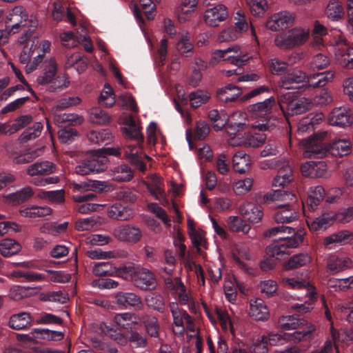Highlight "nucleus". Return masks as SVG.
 Returning <instances> with one entry per match:
<instances>
[{
	"label": "nucleus",
	"instance_id": "nucleus-1",
	"mask_svg": "<svg viewBox=\"0 0 353 353\" xmlns=\"http://www.w3.org/2000/svg\"><path fill=\"white\" fill-rule=\"evenodd\" d=\"M276 105V99L270 97L263 101L250 105L247 110L250 118L254 121L252 126L259 131L270 130L273 124L270 123L272 113Z\"/></svg>",
	"mask_w": 353,
	"mask_h": 353
},
{
	"label": "nucleus",
	"instance_id": "nucleus-2",
	"mask_svg": "<svg viewBox=\"0 0 353 353\" xmlns=\"http://www.w3.org/2000/svg\"><path fill=\"white\" fill-rule=\"evenodd\" d=\"M278 172L272 181L273 189L267 193L263 199H292L296 195L290 191L284 190L283 188L289 184L293 179L292 170L289 163L285 161H278L275 164Z\"/></svg>",
	"mask_w": 353,
	"mask_h": 353
},
{
	"label": "nucleus",
	"instance_id": "nucleus-3",
	"mask_svg": "<svg viewBox=\"0 0 353 353\" xmlns=\"http://www.w3.org/2000/svg\"><path fill=\"white\" fill-rule=\"evenodd\" d=\"M119 272L130 274L134 285L142 290H153L156 288L157 280L153 273L143 268H135L133 265L121 266Z\"/></svg>",
	"mask_w": 353,
	"mask_h": 353
},
{
	"label": "nucleus",
	"instance_id": "nucleus-4",
	"mask_svg": "<svg viewBox=\"0 0 353 353\" xmlns=\"http://www.w3.org/2000/svg\"><path fill=\"white\" fill-rule=\"evenodd\" d=\"M250 353H268V338L263 335L255 340L249 348ZM218 353H249L242 342L235 343L232 345L230 352L227 351L226 344L224 341L219 343Z\"/></svg>",
	"mask_w": 353,
	"mask_h": 353
},
{
	"label": "nucleus",
	"instance_id": "nucleus-5",
	"mask_svg": "<svg viewBox=\"0 0 353 353\" xmlns=\"http://www.w3.org/2000/svg\"><path fill=\"white\" fill-rule=\"evenodd\" d=\"M28 14L21 6H17L4 13V24L12 34L18 33L26 26Z\"/></svg>",
	"mask_w": 353,
	"mask_h": 353
},
{
	"label": "nucleus",
	"instance_id": "nucleus-6",
	"mask_svg": "<svg viewBox=\"0 0 353 353\" xmlns=\"http://www.w3.org/2000/svg\"><path fill=\"white\" fill-rule=\"evenodd\" d=\"M293 94L288 92L281 95L278 100L281 109L284 111V105L286 104V110L290 115L301 114L308 110L311 103L308 99L302 98L297 101H292Z\"/></svg>",
	"mask_w": 353,
	"mask_h": 353
},
{
	"label": "nucleus",
	"instance_id": "nucleus-7",
	"mask_svg": "<svg viewBox=\"0 0 353 353\" xmlns=\"http://www.w3.org/2000/svg\"><path fill=\"white\" fill-rule=\"evenodd\" d=\"M294 12L283 10L272 14L266 21L265 26L273 32H279L292 26L295 21Z\"/></svg>",
	"mask_w": 353,
	"mask_h": 353
},
{
	"label": "nucleus",
	"instance_id": "nucleus-8",
	"mask_svg": "<svg viewBox=\"0 0 353 353\" xmlns=\"http://www.w3.org/2000/svg\"><path fill=\"white\" fill-rule=\"evenodd\" d=\"M325 135L326 132L317 134L303 141V144L306 148L304 152L305 157L322 158L326 155L329 152V149L322 143V139Z\"/></svg>",
	"mask_w": 353,
	"mask_h": 353
},
{
	"label": "nucleus",
	"instance_id": "nucleus-9",
	"mask_svg": "<svg viewBox=\"0 0 353 353\" xmlns=\"http://www.w3.org/2000/svg\"><path fill=\"white\" fill-rule=\"evenodd\" d=\"M239 50L238 46H232L224 50H216L213 52V58L217 61H230L233 65L241 66L250 57L247 55L239 56L238 54Z\"/></svg>",
	"mask_w": 353,
	"mask_h": 353
},
{
	"label": "nucleus",
	"instance_id": "nucleus-10",
	"mask_svg": "<svg viewBox=\"0 0 353 353\" xmlns=\"http://www.w3.org/2000/svg\"><path fill=\"white\" fill-rule=\"evenodd\" d=\"M70 188L74 192L83 193L88 191L110 192L113 190V186L107 181H86L79 183L72 182Z\"/></svg>",
	"mask_w": 353,
	"mask_h": 353
},
{
	"label": "nucleus",
	"instance_id": "nucleus-11",
	"mask_svg": "<svg viewBox=\"0 0 353 353\" xmlns=\"http://www.w3.org/2000/svg\"><path fill=\"white\" fill-rule=\"evenodd\" d=\"M112 234L117 239L130 243H137L142 237L139 228L130 225L116 227L112 231Z\"/></svg>",
	"mask_w": 353,
	"mask_h": 353
},
{
	"label": "nucleus",
	"instance_id": "nucleus-12",
	"mask_svg": "<svg viewBox=\"0 0 353 353\" xmlns=\"http://www.w3.org/2000/svg\"><path fill=\"white\" fill-rule=\"evenodd\" d=\"M353 268V261L347 256L331 254L327 259V272L332 275L337 274Z\"/></svg>",
	"mask_w": 353,
	"mask_h": 353
},
{
	"label": "nucleus",
	"instance_id": "nucleus-13",
	"mask_svg": "<svg viewBox=\"0 0 353 353\" xmlns=\"http://www.w3.org/2000/svg\"><path fill=\"white\" fill-rule=\"evenodd\" d=\"M330 123L332 125L345 128L353 123L351 110L345 106L334 108L329 117Z\"/></svg>",
	"mask_w": 353,
	"mask_h": 353
},
{
	"label": "nucleus",
	"instance_id": "nucleus-14",
	"mask_svg": "<svg viewBox=\"0 0 353 353\" xmlns=\"http://www.w3.org/2000/svg\"><path fill=\"white\" fill-rule=\"evenodd\" d=\"M309 80V76L302 70H294L283 76L279 81V86L285 90L296 89L299 84Z\"/></svg>",
	"mask_w": 353,
	"mask_h": 353
},
{
	"label": "nucleus",
	"instance_id": "nucleus-15",
	"mask_svg": "<svg viewBox=\"0 0 353 353\" xmlns=\"http://www.w3.org/2000/svg\"><path fill=\"white\" fill-rule=\"evenodd\" d=\"M228 16L227 8L219 4L213 8L208 9L204 14L205 23L211 27H217L219 23L225 21Z\"/></svg>",
	"mask_w": 353,
	"mask_h": 353
},
{
	"label": "nucleus",
	"instance_id": "nucleus-16",
	"mask_svg": "<svg viewBox=\"0 0 353 353\" xmlns=\"http://www.w3.org/2000/svg\"><path fill=\"white\" fill-rule=\"evenodd\" d=\"M58 65L54 58L45 60L43 63L42 72L37 78L36 82L39 85H46L47 88L52 84L57 72Z\"/></svg>",
	"mask_w": 353,
	"mask_h": 353
},
{
	"label": "nucleus",
	"instance_id": "nucleus-17",
	"mask_svg": "<svg viewBox=\"0 0 353 353\" xmlns=\"http://www.w3.org/2000/svg\"><path fill=\"white\" fill-rule=\"evenodd\" d=\"M108 216L111 219L128 221L133 216V210L126 200H118L108 210Z\"/></svg>",
	"mask_w": 353,
	"mask_h": 353
},
{
	"label": "nucleus",
	"instance_id": "nucleus-18",
	"mask_svg": "<svg viewBox=\"0 0 353 353\" xmlns=\"http://www.w3.org/2000/svg\"><path fill=\"white\" fill-rule=\"evenodd\" d=\"M239 212L250 222L256 223L263 218L262 208L252 201H246L239 208Z\"/></svg>",
	"mask_w": 353,
	"mask_h": 353
},
{
	"label": "nucleus",
	"instance_id": "nucleus-19",
	"mask_svg": "<svg viewBox=\"0 0 353 353\" xmlns=\"http://www.w3.org/2000/svg\"><path fill=\"white\" fill-rule=\"evenodd\" d=\"M115 299L117 304L123 308L133 307L140 310L143 307L140 296L132 292H119Z\"/></svg>",
	"mask_w": 353,
	"mask_h": 353
},
{
	"label": "nucleus",
	"instance_id": "nucleus-20",
	"mask_svg": "<svg viewBox=\"0 0 353 353\" xmlns=\"http://www.w3.org/2000/svg\"><path fill=\"white\" fill-rule=\"evenodd\" d=\"M353 233L344 230L331 234L324 238L323 245L326 249H332L334 245H343L349 242Z\"/></svg>",
	"mask_w": 353,
	"mask_h": 353
},
{
	"label": "nucleus",
	"instance_id": "nucleus-21",
	"mask_svg": "<svg viewBox=\"0 0 353 353\" xmlns=\"http://www.w3.org/2000/svg\"><path fill=\"white\" fill-rule=\"evenodd\" d=\"M174 291L181 305L187 306L190 310H195V303L191 292L186 288L181 279L176 280V285Z\"/></svg>",
	"mask_w": 353,
	"mask_h": 353
},
{
	"label": "nucleus",
	"instance_id": "nucleus-22",
	"mask_svg": "<svg viewBox=\"0 0 353 353\" xmlns=\"http://www.w3.org/2000/svg\"><path fill=\"white\" fill-rule=\"evenodd\" d=\"M249 314L256 321H266L270 316L268 307L260 299L250 301Z\"/></svg>",
	"mask_w": 353,
	"mask_h": 353
},
{
	"label": "nucleus",
	"instance_id": "nucleus-23",
	"mask_svg": "<svg viewBox=\"0 0 353 353\" xmlns=\"http://www.w3.org/2000/svg\"><path fill=\"white\" fill-rule=\"evenodd\" d=\"M274 219L279 223H288L297 219V213L289 204L277 205Z\"/></svg>",
	"mask_w": 353,
	"mask_h": 353
},
{
	"label": "nucleus",
	"instance_id": "nucleus-24",
	"mask_svg": "<svg viewBox=\"0 0 353 353\" xmlns=\"http://www.w3.org/2000/svg\"><path fill=\"white\" fill-rule=\"evenodd\" d=\"M145 185L152 196L156 199H165L166 194L163 188V183L158 175L155 174L149 175Z\"/></svg>",
	"mask_w": 353,
	"mask_h": 353
},
{
	"label": "nucleus",
	"instance_id": "nucleus-25",
	"mask_svg": "<svg viewBox=\"0 0 353 353\" xmlns=\"http://www.w3.org/2000/svg\"><path fill=\"white\" fill-rule=\"evenodd\" d=\"M32 319L30 313L19 312L12 314L9 320V326L16 330H26L31 327Z\"/></svg>",
	"mask_w": 353,
	"mask_h": 353
},
{
	"label": "nucleus",
	"instance_id": "nucleus-26",
	"mask_svg": "<svg viewBox=\"0 0 353 353\" xmlns=\"http://www.w3.org/2000/svg\"><path fill=\"white\" fill-rule=\"evenodd\" d=\"M170 310L173 318V323L178 328V333L183 334L184 332V321L189 319V314L183 310L179 307L178 303H170Z\"/></svg>",
	"mask_w": 353,
	"mask_h": 353
},
{
	"label": "nucleus",
	"instance_id": "nucleus-27",
	"mask_svg": "<svg viewBox=\"0 0 353 353\" xmlns=\"http://www.w3.org/2000/svg\"><path fill=\"white\" fill-rule=\"evenodd\" d=\"M55 170L56 166L53 163L46 161L30 165L27 170V173L30 176L48 175L54 172Z\"/></svg>",
	"mask_w": 353,
	"mask_h": 353
},
{
	"label": "nucleus",
	"instance_id": "nucleus-28",
	"mask_svg": "<svg viewBox=\"0 0 353 353\" xmlns=\"http://www.w3.org/2000/svg\"><path fill=\"white\" fill-rule=\"evenodd\" d=\"M335 56L338 63L342 67L353 69V48L347 46L338 48Z\"/></svg>",
	"mask_w": 353,
	"mask_h": 353
},
{
	"label": "nucleus",
	"instance_id": "nucleus-29",
	"mask_svg": "<svg viewBox=\"0 0 353 353\" xmlns=\"http://www.w3.org/2000/svg\"><path fill=\"white\" fill-rule=\"evenodd\" d=\"M334 215L323 214L315 219L307 220V224L311 231H319L325 230L334 223Z\"/></svg>",
	"mask_w": 353,
	"mask_h": 353
},
{
	"label": "nucleus",
	"instance_id": "nucleus-30",
	"mask_svg": "<svg viewBox=\"0 0 353 353\" xmlns=\"http://www.w3.org/2000/svg\"><path fill=\"white\" fill-rule=\"evenodd\" d=\"M301 328H303L301 331H296L292 334H289L290 341L294 343H299L313 339V334L316 330V326L314 324L305 321V323Z\"/></svg>",
	"mask_w": 353,
	"mask_h": 353
},
{
	"label": "nucleus",
	"instance_id": "nucleus-31",
	"mask_svg": "<svg viewBox=\"0 0 353 353\" xmlns=\"http://www.w3.org/2000/svg\"><path fill=\"white\" fill-rule=\"evenodd\" d=\"M111 176L116 181L127 182L132 179L134 173L128 165L121 164L111 170Z\"/></svg>",
	"mask_w": 353,
	"mask_h": 353
},
{
	"label": "nucleus",
	"instance_id": "nucleus-32",
	"mask_svg": "<svg viewBox=\"0 0 353 353\" xmlns=\"http://www.w3.org/2000/svg\"><path fill=\"white\" fill-rule=\"evenodd\" d=\"M280 327L285 330L301 329L305 323V320L295 315L282 316L279 319Z\"/></svg>",
	"mask_w": 353,
	"mask_h": 353
},
{
	"label": "nucleus",
	"instance_id": "nucleus-33",
	"mask_svg": "<svg viewBox=\"0 0 353 353\" xmlns=\"http://www.w3.org/2000/svg\"><path fill=\"white\" fill-rule=\"evenodd\" d=\"M274 43L278 48L282 50H289L296 48L290 30L276 35Z\"/></svg>",
	"mask_w": 353,
	"mask_h": 353
},
{
	"label": "nucleus",
	"instance_id": "nucleus-34",
	"mask_svg": "<svg viewBox=\"0 0 353 353\" xmlns=\"http://www.w3.org/2000/svg\"><path fill=\"white\" fill-rule=\"evenodd\" d=\"M325 14L330 20L337 21L343 18L344 9L339 0H330L325 8Z\"/></svg>",
	"mask_w": 353,
	"mask_h": 353
},
{
	"label": "nucleus",
	"instance_id": "nucleus-35",
	"mask_svg": "<svg viewBox=\"0 0 353 353\" xmlns=\"http://www.w3.org/2000/svg\"><path fill=\"white\" fill-rule=\"evenodd\" d=\"M241 93L239 88L228 84L217 91V97L220 101L228 103L236 100Z\"/></svg>",
	"mask_w": 353,
	"mask_h": 353
},
{
	"label": "nucleus",
	"instance_id": "nucleus-36",
	"mask_svg": "<svg viewBox=\"0 0 353 353\" xmlns=\"http://www.w3.org/2000/svg\"><path fill=\"white\" fill-rule=\"evenodd\" d=\"M141 149L137 145H129L125 151L126 159L140 170L143 171L145 165L142 162Z\"/></svg>",
	"mask_w": 353,
	"mask_h": 353
},
{
	"label": "nucleus",
	"instance_id": "nucleus-37",
	"mask_svg": "<svg viewBox=\"0 0 353 353\" xmlns=\"http://www.w3.org/2000/svg\"><path fill=\"white\" fill-rule=\"evenodd\" d=\"M329 152L335 157H343L351 150V143L348 139H338L330 145Z\"/></svg>",
	"mask_w": 353,
	"mask_h": 353
},
{
	"label": "nucleus",
	"instance_id": "nucleus-38",
	"mask_svg": "<svg viewBox=\"0 0 353 353\" xmlns=\"http://www.w3.org/2000/svg\"><path fill=\"white\" fill-rule=\"evenodd\" d=\"M21 250V245L11 239H5L0 241V253L4 257H10L17 254Z\"/></svg>",
	"mask_w": 353,
	"mask_h": 353
},
{
	"label": "nucleus",
	"instance_id": "nucleus-39",
	"mask_svg": "<svg viewBox=\"0 0 353 353\" xmlns=\"http://www.w3.org/2000/svg\"><path fill=\"white\" fill-rule=\"evenodd\" d=\"M234 169L239 173H245L250 166V157L243 151L236 152L232 159Z\"/></svg>",
	"mask_w": 353,
	"mask_h": 353
},
{
	"label": "nucleus",
	"instance_id": "nucleus-40",
	"mask_svg": "<svg viewBox=\"0 0 353 353\" xmlns=\"http://www.w3.org/2000/svg\"><path fill=\"white\" fill-rule=\"evenodd\" d=\"M114 322L124 330L132 329L133 325L137 324L135 314L130 312L117 314L114 316Z\"/></svg>",
	"mask_w": 353,
	"mask_h": 353
},
{
	"label": "nucleus",
	"instance_id": "nucleus-41",
	"mask_svg": "<svg viewBox=\"0 0 353 353\" xmlns=\"http://www.w3.org/2000/svg\"><path fill=\"white\" fill-rule=\"evenodd\" d=\"M290 30L296 48L304 45L309 39L310 30L308 27L296 26Z\"/></svg>",
	"mask_w": 353,
	"mask_h": 353
},
{
	"label": "nucleus",
	"instance_id": "nucleus-42",
	"mask_svg": "<svg viewBox=\"0 0 353 353\" xmlns=\"http://www.w3.org/2000/svg\"><path fill=\"white\" fill-rule=\"evenodd\" d=\"M208 117L214 123L213 128L216 131L221 130L229 122V117L224 111L212 110L209 112Z\"/></svg>",
	"mask_w": 353,
	"mask_h": 353
},
{
	"label": "nucleus",
	"instance_id": "nucleus-43",
	"mask_svg": "<svg viewBox=\"0 0 353 353\" xmlns=\"http://www.w3.org/2000/svg\"><path fill=\"white\" fill-rule=\"evenodd\" d=\"M100 105L105 108H111L115 103V97L111 86L105 83L98 99Z\"/></svg>",
	"mask_w": 353,
	"mask_h": 353
},
{
	"label": "nucleus",
	"instance_id": "nucleus-44",
	"mask_svg": "<svg viewBox=\"0 0 353 353\" xmlns=\"http://www.w3.org/2000/svg\"><path fill=\"white\" fill-rule=\"evenodd\" d=\"M124 131L130 138L136 139L139 142L143 141V137L141 132L140 127L131 117L127 119L125 122Z\"/></svg>",
	"mask_w": 353,
	"mask_h": 353
},
{
	"label": "nucleus",
	"instance_id": "nucleus-45",
	"mask_svg": "<svg viewBox=\"0 0 353 353\" xmlns=\"http://www.w3.org/2000/svg\"><path fill=\"white\" fill-rule=\"evenodd\" d=\"M305 235V230L299 228L292 236H281L279 241L283 242L288 249L296 248L303 242Z\"/></svg>",
	"mask_w": 353,
	"mask_h": 353
},
{
	"label": "nucleus",
	"instance_id": "nucleus-46",
	"mask_svg": "<svg viewBox=\"0 0 353 353\" xmlns=\"http://www.w3.org/2000/svg\"><path fill=\"white\" fill-rule=\"evenodd\" d=\"M228 225L232 232H242L244 234H248L251 229L249 224L245 223L241 217L237 216H230L228 221Z\"/></svg>",
	"mask_w": 353,
	"mask_h": 353
},
{
	"label": "nucleus",
	"instance_id": "nucleus-47",
	"mask_svg": "<svg viewBox=\"0 0 353 353\" xmlns=\"http://www.w3.org/2000/svg\"><path fill=\"white\" fill-rule=\"evenodd\" d=\"M112 138V134L110 130L103 129L99 131H91L88 134V139L90 142L97 144L105 143L107 144Z\"/></svg>",
	"mask_w": 353,
	"mask_h": 353
},
{
	"label": "nucleus",
	"instance_id": "nucleus-48",
	"mask_svg": "<svg viewBox=\"0 0 353 353\" xmlns=\"http://www.w3.org/2000/svg\"><path fill=\"white\" fill-rule=\"evenodd\" d=\"M146 305L159 312H163L165 309L164 299L161 295L156 293L149 294L145 299Z\"/></svg>",
	"mask_w": 353,
	"mask_h": 353
},
{
	"label": "nucleus",
	"instance_id": "nucleus-49",
	"mask_svg": "<svg viewBox=\"0 0 353 353\" xmlns=\"http://www.w3.org/2000/svg\"><path fill=\"white\" fill-rule=\"evenodd\" d=\"M143 324L148 334L153 338L159 336L160 325L157 318L153 316H147L143 319Z\"/></svg>",
	"mask_w": 353,
	"mask_h": 353
},
{
	"label": "nucleus",
	"instance_id": "nucleus-50",
	"mask_svg": "<svg viewBox=\"0 0 353 353\" xmlns=\"http://www.w3.org/2000/svg\"><path fill=\"white\" fill-rule=\"evenodd\" d=\"M89 119L93 123L105 125L110 122L111 118L106 112L98 108H94L90 110Z\"/></svg>",
	"mask_w": 353,
	"mask_h": 353
},
{
	"label": "nucleus",
	"instance_id": "nucleus-51",
	"mask_svg": "<svg viewBox=\"0 0 353 353\" xmlns=\"http://www.w3.org/2000/svg\"><path fill=\"white\" fill-rule=\"evenodd\" d=\"M310 256L307 254H299L291 257L284 265L286 270H292L305 265L310 262Z\"/></svg>",
	"mask_w": 353,
	"mask_h": 353
},
{
	"label": "nucleus",
	"instance_id": "nucleus-52",
	"mask_svg": "<svg viewBox=\"0 0 353 353\" xmlns=\"http://www.w3.org/2000/svg\"><path fill=\"white\" fill-rule=\"evenodd\" d=\"M55 123L58 125L68 123L69 125L81 124L83 121V118L77 114L73 113H63L57 114L54 117Z\"/></svg>",
	"mask_w": 353,
	"mask_h": 353
},
{
	"label": "nucleus",
	"instance_id": "nucleus-53",
	"mask_svg": "<svg viewBox=\"0 0 353 353\" xmlns=\"http://www.w3.org/2000/svg\"><path fill=\"white\" fill-rule=\"evenodd\" d=\"M288 66V62L283 61L278 57L272 58L268 61L269 70L274 75H281L283 73H285Z\"/></svg>",
	"mask_w": 353,
	"mask_h": 353
},
{
	"label": "nucleus",
	"instance_id": "nucleus-54",
	"mask_svg": "<svg viewBox=\"0 0 353 353\" xmlns=\"http://www.w3.org/2000/svg\"><path fill=\"white\" fill-rule=\"evenodd\" d=\"M307 290L310 291V289ZM307 295L309 301L303 303H295L292 305V309L302 314L310 312L313 309V304L316 300V293L314 290V288H312L311 292H308Z\"/></svg>",
	"mask_w": 353,
	"mask_h": 353
},
{
	"label": "nucleus",
	"instance_id": "nucleus-55",
	"mask_svg": "<svg viewBox=\"0 0 353 353\" xmlns=\"http://www.w3.org/2000/svg\"><path fill=\"white\" fill-rule=\"evenodd\" d=\"M43 125L40 122L35 123L32 127L26 129L19 137L21 142H27L38 137L41 132Z\"/></svg>",
	"mask_w": 353,
	"mask_h": 353
},
{
	"label": "nucleus",
	"instance_id": "nucleus-56",
	"mask_svg": "<svg viewBox=\"0 0 353 353\" xmlns=\"http://www.w3.org/2000/svg\"><path fill=\"white\" fill-rule=\"evenodd\" d=\"M119 270H116L115 267L109 262H101L94 265L93 272L97 276H112L117 272L121 273Z\"/></svg>",
	"mask_w": 353,
	"mask_h": 353
},
{
	"label": "nucleus",
	"instance_id": "nucleus-57",
	"mask_svg": "<svg viewBox=\"0 0 353 353\" xmlns=\"http://www.w3.org/2000/svg\"><path fill=\"white\" fill-rule=\"evenodd\" d=\"M330 63V59L322 53L314 55L308 65V68L312 70H323L327 67Z\"/></svg>",
	"mask_w": 353,
	"mask_h": 353
},
{
	"label": "nucleus",
	"instance_id": "nucleus-58",
	"mask_svg": "<svg viewBox=\"0 0 353 353\" xmlns=\"http://www.w3.org/2000/svg\"><path fill=\"white\" fill-rule=\"evenodd\" d=\"M88 161L92 174L101 172L107 168L108 159L105 157H92Z\"/></svg>",
	"mask_w": 353,
	"mask_h": 353
},
{
	"label": "nucleus",
	"instance_id": "nucleus-59",
	"mask_svg": "<svg viewBox=\"0 0 353 353\" xmlns=\"http://www.w3.org/2000/svg\"><path fill=\"white\" fill-rule=\"evenodd\" d=\"M318 78V81L314 83L308 82L307 86L312 88H320L324 86L328 81H331L334 77V73L331 71L326 72L318 73L316 74L310 75L309 79L312 78Z\"/></svg>",
	"mask_w": 353,
	"mask_h": 353
},
{
	"label": "nucleus",
	"instance_id": "nucleus-60",
	"mask_svg": "<svg viewBox=\"0 0 353 353\" xmlns=\"http://www.w3.org/2000/svg\"><path fill=\"white\" fill-rule=\"evenodd\" d=\"M189 98L191 106L196 108L206 103L210 98V95L206 92L197 90L196 91L190 93Z\"/></svg>",
	"mask_w": 353,
	"mask_h": 353
},
{
	"label": "nucleus",
	"instance_id": "nucleus-61",
	"mask_svg": "<svg viewBox=\"0 0 353 353\" xmlns=\"http://www.w3.org/2000/svg\"><path fill=\"white\" fill-rule=\"evenodd\" d=\"M253 185V179L247 178L234 183L233 190L236 195H242L248 192Z\"/></svg>",
	"mask_w": 353,
	"mask_h": 353
},
{
	"label": "nucleus",
	"instance_id": "nucleus-62",
	"mask_svg": "<svg viewBox=\"0 0 353 353\" xmlns=\"http://www.w3.org/2000/svg\"><path fill=\"white\" fill-rule=\"evenodd\" d=\"M148 210L156 215L167 226H170V219L166 212L157 203H151L148 205Z\"/></svg>",
	"mask_w": 353,
	"mask_h": 353
},
{
	"label": "nucleus",
	"instance_id": "nucleus-63",
	"mask_svg": "<svg viewBox=\"0 0 353 353\" xmlns=\"http://www.w3.org/2000/svg\"><path fill=\"white\" fill-rule=\"evenodd\" d=\"M70 81L67 75L63 74L62 76L54 77V80L51 85H50L46 89L49 92H57L61 90L69 85Z\"/></svg>",
	"mask_w": 353,
	"mask_h": 353
},
{
	"label": "nucleus",
	"instance_id": "nucleus-64",
	"mask_svg": "<svg viewBox=\"0 0 353 353\" xmlns=\"http://www.w3.org/2000/svg\"><path fill=\"white\" fill-rule=\"evenodd\" d=\"M190 237L193 245L199 251L200 248L205 245V233L203 230H197L194 228H190Z\"/></svg>",
	"mask_w": 353,
	"mask_h": 353
}]
</instances>
